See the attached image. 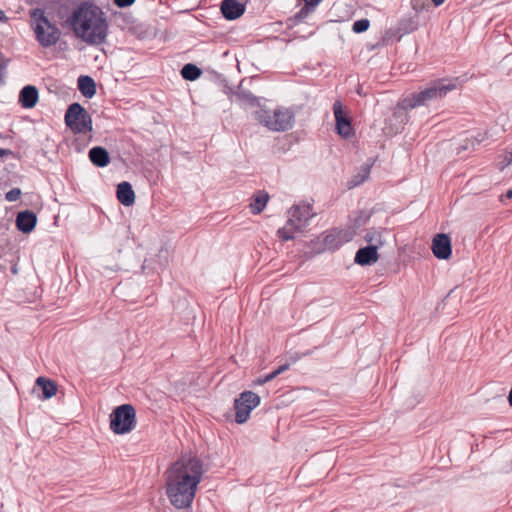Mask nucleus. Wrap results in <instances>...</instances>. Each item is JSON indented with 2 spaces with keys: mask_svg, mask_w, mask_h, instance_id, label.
<instances>
[{
  "mask_svg": "<svg viewBox=\"0 0 512 512\" xmlns=\"http://www.w3.org/2000/svg\"><path fill=\"white\" fill-rule=\"evenodd\" d=\"M0 139L6 140V139H12L11 136L0 133Z\"/></svg>",
  "mask_w": 512,
  "mask_h": 512,
  "instance_id": "obj_43",
  "label": "nucleus"
},
{
  "mask_svg": "<svg viewBox=\"0 0 512 512\" xmlns=\"http://www.w3.org/2000/svg\"><path fill=\"white\" fill-rule=\"evenodd\" d=\"M456 81L457 79H438L432 81L425 89L403 97V103L406 107L412 109L426 106L432 101L442 99L449 91L456 89Z\"/></svg>",
  "mask_w": 512,
  "mask_h": 512,
  "instance_id": "obj_3",
  "label": "nucleus"
},
{
  "mask_svg": "<svg viewBox=\"0 0 512 512\" xmlns=\"http://www.w3.org/2000/svg\"><path fill=\"white\" fill-rule=\"evenodd\" d=\"M36 385L42 390L43 399L52 398L57 392V385L53 380L40 376L36 379Z\"/></svg>",
  "mask_w": 512,
  "mask_h": 512,
  "instance_id": "obj_23",
  "label": "nucleus"
},
{
  "mask_svg": "<svg viewBox=\"0 0 512 512\" xmlns=\"http://www.w3.org/2000/svg\"><path fill=\"white\" fill-rule=\"evenodd\" d=\"M369 219V215L365 212H360L359 216L355 218L354 225L356 227H360L361 225L365 224L367 220Z\"/></svg>",
  "mask_w": 512,
  "mask_h": 512,
  "instance_id": "obj_30",
  "label": "nucleus"
},
{
  "mask_svg": "<svg viewBox=\"0 0 512 512\" xmlns=\"http://www.w3.org/2000/svg\"><path fill=\"white\" fill-rule=\"evenodd\" d=\"M290 365L288 363H285L277 368V372L279 375L289 369Z\"/></svg>",
  "mask_w": 512,
  "mask_h": 512,
  "instance_id": "obj_36",
  "label": "nucleus"
},
{
  "mask_svg": "<svg viewBox=\"0 0 512 512\" xmlns=\"http://www.w3.org/2000/svg\"><path fill=\"white\" fill-rule=\"evenodd\" d=\"M237 101L249 106H259V100L249 91H240L236 94Z\"/></svg>",
  "mask_w": 512,
  "mask_h": 512,
  "instance_id": "obj_25",
  "label": "nucleus"
},
{
  "mask_svg": "<svg viewBox=\"0 0 512 512\" xmlns=\"http://www.w3.org/2000/svg\"><path fill=\"white\" fill-rule=\"evenodd\" d=\"M202 74V70L192 63L185 64L181 69V76L188 81H195Z\"/></svg>",
  "mask_w": 512,
  "mask_h": 512,
  "instance_id": "obj_24",
  "label": "nucleus"
},
{
  "mask_svg": "<svg viewBox=\"0 0 512 512\" xmlns=\"http://www.w3.org/2000/svg\"><path fill=\"white\" fill-rule=\"evenodd\" d=\"M269 200V194L264 190H259L254 194L253 201L250 203L251 212L254 215L260 214Z\"/></svg>",
  "mask_w": 512,
  "mask_h": 512,
  "instance_id": "obj_22",
  "label": "nucleus"
},
{
  "mask_svg": "<svg viewBox=\"0 0 512 512\" xmlns=\"http://www.w3.org/2000/svg\"><path fill=\"white\" fill-rule=\"evenodd\" d=\"M332 239H334V237L332 235H327L324 242L326 245H331L332 243Z\"/></svg>",
  "mask_w": 512,
  "mask_h": 512,
  "instance_id": "obj_40",
  "label": "nucleus"
},
{
  "mask_svg": "<svg viewBox=\"0 0 512 512\" xmlns=\"http://www.w3.org/2000/svg\"><path fill=\"white\" fill-rule=\"evenodd\" d=\"M428 2V0H412L411 4L413 9L415 10H422L425 7V4Z\"/></svg>",
  "mask_w": 512,
  "mask_h": 512,
  "instance_id": "obj_32",
  "label": "nucleus"
},
{
  "mask_svg": "<svg viewBox=\"0 0 512 512\" xmlns=\"http://www.w3.org/2000/svg\"><path fill=\"white\" fill-rule=\"evenodd\" d=\"M116 196L118 201L124 206H131L135 202V193L132 185L123 181L117 185Z\"/></svg>",
  "mask_w": 512,
  "mask_h": 512,
  "instance_id": "obj_19",
  "label": "nucleus"
},
{
  "mask_svg": "<svg viewBox=\"0 0 512 512\" xmlns=\"http://www.w3.org/2000/svg\"><path fill=\"white\" fill-rule=\"evenodd\" d=\"M221 12L225 19L235 20L244 14L245 5L238 0H223L221 3Z\"/></svg>",
  "mask_w": 512,
  "mask_h": 512,
  "instance_id": "obj_17",
  "label": "nucleus"
},
{
  "mask_svg": "<svg viewBox=\"0 0 512 512\" xmlns=\"http://www.w3.org/2000/svg\"><path fill=\"white\" fill-rule=\"evenodd\" d=\"M315 9L309 5V2H307V5H304L300 8V10L291 18L290 20L293 22V24H298L304 21L309 14H311Z\"/></svg>",
  "mask_w": 512,
  "mask_h": 512,
  "instance_id": "obj_27",
  "label": "nucleus"
},
{
  "mask_svg": "<svg viewBox=\"0 0 512 512\" xmlns=\"http://www.w3.org/2000/svg\"><path fill=\"white\" fill-rule=\"evenodd\" d=\"M21 194H22V191L20 188H17V187L12 188L5 194V199L8 202H15L20 198Z\"/></svg>",
  "mask_w": 512,
  "mask_h": 512,
  "instance_id": "obj_29",
  "label": "nucleus"
},
{
  "mask_svg": "<svg viewBox=\"0 0 512 512\" xmlns=\"http://www.w3.org/2000/svg\"><path fill=\"white\" fill-rule=\"evenodd\" d=\"M370 21L368 19H360L353 23L352 31L354 33H363L368 30Z\"/></svg>",
  "mask_w": 512,
  "mask_h": 512,
  "instance_id": "obj_28",
  "label": "nucleus"
},
{
  "mask_svg": "<svg viewBox=\"0 0 512 512\" xmlns=\"http://www.w3.org/2000/svg\"><path fill=\"white\" fill-rule=\"evenodd\" d=\"M8 17L5 15L4 11L0 9V22H6Z\"/></svg>",
  "mask_w": 512,
  "mask_h": 512,
  "instance_id": "obj_39",
  "label": "nucleus"
},
{
  "mask_svg": "<svg viewBox=\"0 0 512 512\" xmlns=\"http://www.w3.org/2000/svg\"><path fill=\"white\" fill-rule=\"evenodd\" d=\"M254 118L271 131L285 132L293 127L295 112L286 107H278L273 112L259 109L254 112Z\"/></svg>",
  "mask_w": 512,
  "mask_h": 512,
  "instance_id": "obj_5",
  "label": "nucleus"
},
{
  "mask_svg": "<svg viewBox=\"0 0 512 512\" xmlns=\"http://www.w3.org/2000/svg\"><path fill=\"white\" fill-rule=\"evenodd\" d=\"M288 213L289 218L286 224L277 231L278 237L283 241L293 240L295 234L302 231L313 216L311 205H294Z\"/></svg>",
  "mask_w": 512,
  "mask_h": 512,
  "instance_id": "obj_6",
  "label": "nucleus"
},
{
  "mask_svg": "<svg viewBox=\"0 0 512 512\" xmlns=\"http://www.w3.org/2000/svg\"><path fill=\"white\" fill-rule=\"evenodd\" d=\"M12 273H13V274H16V273H17V267H16V266H13V267H12Z\"/></svg>",
  "mask_w": 512,
  "mask_h": 512,
  "instance_id": "obj_49",
  "label": "nucleus"
},
{
  "mask_svg": "<svg viewBox=\"0 0 512 512\" xmlns=\"http://www.w3.org/2000/svg\"><path fill=\"white\" fill-rule=\"evenodd\" d=\"M512 163V148H511V151L509 153V158H508V161H507V164H510Z\"/></svg>",
  "mask_w": 512,
  "mask_h": 512,
  "instance_id": "obj_48",
  "label": "nucleus"
},
{
  "mask_svg": "<svg viewBox=\"0 0 512 512\" xmlns=\"http://www.w3.org/2000/svg\"><path fill=\"white\" fill-rule=\"evenodd\" d=\"M260 404V397L252 391L242 392L234 401L235 422L243 424L249 418L251 411Z\"/></svg>",
  "mask_w": 512,
  "mask_h": 512,
  "instance_id": "obj_9",
  "label": "nucleus"
},
{
  "mask_svg": "<svg viewBox=\"0 0 512 512\" xmlns=\"http://www.w3.org/2000/svg\"><path fill=\"white\" fill-rule=\"evenodd\" d=\"M5 66L0 64V86L4 84Z\"/></svg>",
  "mask_w": 512,
  "mask_h": 512,
  "instance_id": "obj_35",
  "label": "nucleus"
},
{
  "mask_svg": "<svg viewBox=\"0 0 512 512\" xmlns=\"http://www.w3.org/2000/svg\"><path fill=\"white\" fill-rule=\"evenodd\" d=\"M136 427V411L131 404H122L110 414V429L117 435L131 432Z\"/></svg>",
  "mask_w": 512,
  "mask_h": 512,
  "instance_id": "obj_7",
  "label": "nucleus"
},
{
  "mask_svg": "<svg viewBox=\"0 0 512 512\" xmlns=\"http://www.w3.org/2000/svg\"><path fill=\"white\" fill-rule=\"evenodd\" d=\"M17 229L25 234L32 232L37 224V216L31 210L20 211L16 216Z\"/></svg>",
  "mask_w": 512,
  "mask_h": 512,
  "instance_id": "obj_13",
  "label": "nucleus"
},
{
  "mask_svg": "<svg viewBox=\"0 0 512 512\" xmlns=\"http://www.w3.org/2000/svg\"><path fill=\"white\" fill-rule=\"evenodd\" d=\"M270 373L273 376V379L276 378L279 375V373L277 372V369H275L274 371H272Z\"/></svg>",
  "mask_w": 512,
  "mask_h": 512,
  "instance_id": "obj_47",
  "label": "nucleus"
},
{
  "mask_svg": "<svg viewBox=\"0 0 512 512\" xmlns=\"http://www.w3.org/2000/svg\"><path fill=\"white\" fill-rule=\"evenodd\" d=\"M416 29L417 22L413 18H403L398 23L397 32L392 29L386 30V40L395 39L399 41L403 35L412 33Z\"/></svg>",
  "mask_w": 512,
  "mask_h": 512,
  "instance_id": "obj_15",
  "label": "nucleus"
},
{
  "mask_svg": "<svg viewBox=\"0 0 512 512\" xmlns=\"http://www.w3.org/2000/svg\"><path fill=\"white\" fill-rule=\"evenodd\" d=\"M78 90L86 98H92L96 94V83L88 75H82L78 78Z\"/></svg>",
  "mask_w": 512,
  "mask_h": 512,
  "instance_id": "obj_20",
  "label": "nucleus"
},
{
  "mask_svg": "<svg viewBox=\"0 0 512 512\" xmlns=\"http://www.w3.org/2000/svg\"><path fill=\"white\" fill-rule=\"evenodd\" d=\"M39 99L38 89L33 85L24 86L19 93L18 102L22 108H34Z\"/></svg>",
  "mask_w": 512,
  "mask_h": 512,
  "instance_id": "obj_16",
  "label": "nucleus"
},
{
  "mask_svg": "<svg viewBox=\"0 0 512 512\" xmlns=\"http://www.w3.org/2000/svg\"><path fill=\"white\" fill-rule=\"evenodd\" d=\"M508 402H509V405L512 406V387H511V390L508 395Z\"/></svg>",
  "mask_w": 512,
  "mask_h": 512,
  "instance_id": "obj_44",
  "label": "nucleus"
},
{
  "mask_svg": "<svg viewBox=\"0 0 512 512\" xmlns=\"http://www.w3.org/2000/svg\"><path fill=\"white\" fill-rule=\"evenodd\" d=\"M409 109L411 108L404 105L402 98L394 108L392 116L389 119V126L386 127V136L396 135L403 130L404 125L408 121L407 111Z\"/></svg>",
  "mask_w": 512,
  "mask_h": 512,
  "instance_id": "obj_10",
  "label": "nucleus"
},
{
  "mask_svg": "<svg viewBox=\"0 0 512 512\" xmlns=\"http://www.w3.org/2000/svg\"><path fill=\"white\" fill-rule=\"evenodd\" d=\"M371 166H372V164H368V163L363 164L359 168L357 174L352 176L351 179H349L347 181V183H346L347 189H353L357 186H360L362 183H364L370 175Z\"/></svg>",
  "mask_w": 512,
  "mask_h": 512,
  "instance_id": "obj_21",
  "label": "nucleus"
},
{
  "mask_svg": "<svg viewBox=\"0 0 512 512\" xmlns=\"http://www.w3.org/2000/svg\"><path fill=\"white\" fill-rule=\"evenodd\" d=\"M88 157L91 163L98 168H104L110 163V155L102 146L92 147L89 150Z\"/></svg>",
  "mask_w": 512,
  "mask_h": 512,
  "instance_id": "obj_18",
  "label": "nucleus"
},
{
  "mask_svg": "<svg viewBox=\"0 0 512 512\" xmlns=\"http://www.w3.org/2000/svg\"><path fill=\"white\" fill-rule=\"evenodd\" d=\"M431 250L437 259H449L452 255V243L450 236L445 233L436 234L432 240Z\"/></svg>",
  "mask_w": 512,
  "mask_h": 512,
  "instance_id": "obj_12",
  "label": "nucleus"
},
{
  "mask_svg": "<svg viewBox=\"0 0 512 512\" xmlns=\"http://www.w3.org/2000/svg\"><path fill=\"white\" fill-rule=\"evenodd\" d=\"M506 197L508 199H512V189H509L507 192H506Z\"/></svg>",
  "mask_w": 512,
  "mask_h": 512,
  "instance_id": "obj_46",
  "label": "nucleus"
},
{
  "mask_svg": "<svg viewBox=\"0 0 512 512\" xmlns=\"http://www.w3.org/2000/svg\"><path fill=\"white\" fill-rule=\"evenodd\" d=\"M265 383H267V381L265 380V377H264V376H263V377H259V378H257V379L254 381V384H256V385H263V384H265Z\"/></svg>",
  "mask_w": 512,
  "mask_h": 512,
  "instance_id": "obj_37",
  "label": "nucleus"
},
{
  "mask_svg": "<svg viewBox=\"0 0 512 512\" xmlns=\"http://www.w3.org/2000/svg\"><path fill=\"white\" fill-rule=\"evenodd\" d=\"M222 81H223V82H225V84H224V89H223L224 93H225V94H227V95L232 94V93H233V88H232V87H230V86L227 84V82H226V80H225V79H223Z\"/></svg>",
  "mask_w": 512,
  "mask_h": 512,
  "instance_id": "obj_34",
  "label": "nucleus"
},
{
  "mask_svg": "<svg viewBox=\"0 0 512 512\" xmlns=\"http://www.w3.org/2000/svg\"><path fill=\"white\" fill-rule=\"evenodd\" d=\"M31 27L35 34V39L43 48H49L58 43L61 37V30L56 24L52 23L45 15L42 8H35L30 12Z\"/></svg>",
  "mask_w": 512,
  "mask_h": 512,
  "instance_id": "obj_4",
  "label": "nucleus"
},
{
  "mask_svg": "<svg viewBox=\"0 0 512 512\" xmlns=\"http://www.w3.org/2000/svg\"><path fill=\"white\" fill-rule=\"evenodd\" d=\"M76 37L88 45L98 46L106 42L109 24L103 10L96 4L82 2L65 20Z\"/></svg>",
  "mask_w": 512,
  "mask_h": 512,
  "instance_id": "obj_2",
  "label": "nucleus"
},
{
  "mask_svg": "<svg viewBox=\"0 0 512 512\" xmlns=\"http://www.w3.org/2000/svg\"><path fill=\"white\" fill-rule=\"evenodd\" d=\"M264 377H265V380H266L267 382H269V381L273 380V376L271 375V373L267 374V375H266V376H264Z\"/></svg>",
  "mask_w": 512,
  "mask_h": 512,
  "instance_id": "obj_45",
  "label": "nucleus"
},
{
  "mask_svg": "<svg viewBox=\"0 0 512 512\" xmlns=\"http://www.w3.org/2000/svg\"><path fill=\"white\" fill-rule=\"evenodd\" d=\"M365 240L368 241V242H371L373 240V236L370 233H367L365 235Z\"/></svg>",
  "mask_w": 512,
  "mask_h": 512,
  "instance_id": "obj_42",
  "label": "nucleus"
},
{
  "mask_svg": "<svg viewBox=\"0 0 512 512\" xmlns=\"http://www.w3.org/2000/svg\"><path fill=\"white\" fill-rule=\"evenodd\" d=\"M64 120L66 126L74 133L86 134L93 129L90 114L77 102L68 106Z\"/></svg>",
  "mask_w": 512,
  "mask_h": 512,
  "instance_id": "obj_8",
  "label": "nucleus"
},
{
  "mask_svg": "<svg viewBox=\"0 0 512 512\" xmlns=\"http://www.w3.org/2000/svg\"><path fill=\"white\" fill-rule=\"evenodd\" d=\"M378 258V247L376 245H368L358 249L354 262L360 266H369L374 264Z\"/></svg>",
  "mask_w": 512,
  "mask_h": 512,
  "instance_id": "obj_14",
  "label": "nucleus"
},
{
  "mask_svg": "<svg viewBox=\"0 0 512 512\" xmlns=\"http://www.w3.org/2000/svg\"><path fill=\"white\" fill-rule=\"evenodd\" d=\"M435 6H440L445 2V0H432Z\"/></svg>",
  "mask_w": 512,
  "mask_h": 512,
  "instance_id": "obj_41",
  "label": "nucleus"
},
{
  "mask_svg": "<svg viewBox=\"0 0 512 512\" xmlns=\"http://www.w3.org/2000/svg\"><path fill=\"white\" fill-rule=\"evenodd\" d=\"M322 1L323 0H310L309 5L315 9Z\"/></svg>",
  "mask_w": 512,
  "mask_h": 512,
  "instance_id": "obj_38",
  "label": "nucleus"
},
{
  "mask_svg": "<svg viewBox=\"0 0 512 512\" xmlns=\"http://www.w3.org/2000/svg\"><path fill=\"white\" fill-rule=\"evenodd\" d=\"M333 112L335 116L337 133L345 139L352 137L354 135V131L351 125V119L344 113L343 106L340 101L334 102Z\"/></svg>",
  "mask_w": 512,
  "mask_h": 512,
  "instance_id": "obj_11",
  "label": "nucleus"
},
{
  "mask_svg": "<svg viewBox=\"0 0 512 512\" xmlns=\"http://www.w3.org/2000/svg\"><path fill=\"white\" fill-rule=\"evenodd\" d=\"M14 152L10 149H4V148H0V157H4V156H14Z\"/></svg>",
  "mask_w": 512,
  "mask_h": 512,
  "instance_id": "obj_33",
  "label": "nucleus"
},
{
  "mask_svg": "<svg viewBox=\"0 0 512 512\" xmlns=\"http://www.w3.org/2000/svg\"><path fill=\"white\" fill-rule=\"evenodd\" d=\"M118 8H126L134 4L136 0H113Z\"/></svg>",
  "mask_w": 512,
  "mask_h": 512,
  "instance_id": "obj_31",
  "label": "nucleus"
},
{
  "mask_svg": "<svg viewBox=\"0 0 512 512\" xmlns=\"http://www.w3.org/2000/svg\"><path fill=\"white\" fill-rule=\"evenodd\" d=\"M487 138V132H477L475 135H471L470 138H466L465 144L461 145L462 150H467L470 147H474L475 144L482 143Z\"/></svg>",
  "mask_w": 512,
  "mask_h": 512,
  "instance_id": "obj_26",
  "label": "nucleus"
},
{
  "mask_svg": "<svg viewBox=\"0 0 512 512\" xmlns=\"http://www.w3.org/2000/svg\"><path fill=\"white\" fill-rule=\"evenodd\" d=\"M203 464L197 457L180 459L166 472V495L176 509L190 508L202 480Z\"/></svg>",
  "mask_w": 512,
  "mask_h": 512,
  "instance_id": "obj_1",
  "label": "nucleus"
}]
</instances>
